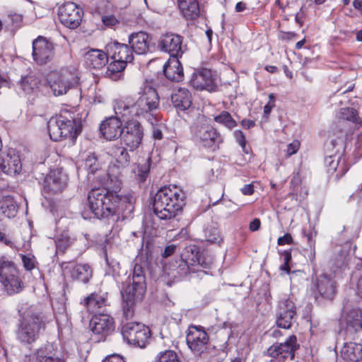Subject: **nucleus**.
<instances>
[{
  "label": "nucleus",
  "mask_w": 362,
  "mask_h": 362,
  "mask_svg": "<svg viewBox=\"0 0 362 362\" xmlns=\"http://www.w3.org/2000/svg\"><path fill=\"white\" fill-rule=\"evenodd\" d=\"M311 288L315 298L318 293L323 298L331 299L335 293V282L329 276L323 274L313 278Z\"/></svg>",
  "instance_id": "obj_18"
},
{
  "label": "nucleus",
  "mask_w": 362,
  "mask_h": 362,
  "mask_svg": "<svg viewBox=\"0 0 362 362\" xmlns=\"http://www.w3.org/2000/svg\"><path fill=\"white\" fill-rule=\"evenodd\" d=\"M0 242L6 245H11L12 242L8 237V230L6 226L0 221Z\"/></svg>",
  "instance_id": "obj_56"
},
{
  "label": "nucleus",
  "mask_w": 362,
  "mask_h": 362,
  "mask_svg": "<svg viewBox=\"0 0 362 362\" xmlns=\"http://www.w3.org/2000/svg\"><path fill=\"white\" fill-rule=\"evenodd\" d=\"M214 121L230 129L237 126V122L227 111H222L220 115L214 117Z\"/></svg>",
  "instance_id": "obj_45"
},
{
  "label": "nucleus",
  "mask_w": 362,
  "mask_h": 362,
  "mask_svg": "<svg viewBox=\"0 0 362 362\" xmlns=\"http://www.w3.org/2000/svg\"><path fill=\"white\" fill-rule=\"evenodd\" d=\"M162 264H163V274H162V276L160 277L163 278L164 274L168 277H174L175 276L174 271L176 268V264L173 263V264H170L169 267H168V265L165 263H162Z\"/></svg>",
  "instance_id": "obj_61"
},
{
  "label": "nucleus",
  "mask_w": 362,
  "mask_h": 362,
  "mask_svg": "<svg viewBox=\"0 0 362 362\" xmlns=\"http://www.w3.org/2000/svg\"><path fill=\"white\" fill-rule=\"evenodd\" d=\"M50 316L41 308L30 306L21 315L15 332L17 341L22 345H33L45 331Z\"/></svg>",
  "instance_id": "obj_2"
},
{
  "label": "nucleus",
  "mask_w": 362,
  "mask_h": 362,
  "mask_svg": "<svg viewBox=\"0 0 362 362\" xmlns=\"http://www.w3.org/2000/svg\"><path fill=\"white\" fill-rule=\"evenodd\" d=\"M297 338L295 335H291L283 343H276L267 349V354L279 359L293 360L295 356V351L298 349Z\"/></svg>",
  "instance_id": "obj_15"
},
{
  "label": "nucleus",
  "mask_w": 362,
  "mask_h": 362,
  "mask_svg": "<svg viewBox=\"0 0 362 362\" xmlns=\"http://www.w3.org/2000/svg\"><path fill=\"white\" fill-rule=\"evenodd\" d=\"M279 253L284 261V264L280 266V270L286 274H290L289 262L291 260V250H284L283 252H279Z\"/></svg>",
  "instance_id": "obj_53"
},
{
  "label": "nucleus",
  "mask_w": 362,
  "mask_h": 362,
  "mask_svg": "<svg viewBox=\"0 0 362 362\" xmlns=\"http://www.w3.org/2000/svg\"><path fill=\"white\" fill-rule=\"evenodd\" d=\"M345 148L343 144L332 141L327 146L325 156V167L333 182L339 181L348 171L349 168L344 158Z\"/></svg>",
  "instance_id": "obj_3"
},
{
  "label": "nucleus",
  "mask_w": 362,
  "mask_h": 362,
  "mask_svg": "<svg viewBox=\"0 0 362 362\" xmlns=\"http://www.w3.org/2000/svg\"><path fill=\"white\" fill-rule=\"evenodd\" d=\"M131 49L138 54L146 53L149 49V36L145 32L132 33L129 37Z\"/></svg>",
  "instance_id": "obj_29"
},
{
  "label": "nucleus",
  "mask_w": 362,
  "mask_h": 362,
  "mask_svg": "<svg viewBox=\"0 0 362 362\" xmlns=\"http://www.w3.org/2000/svg\"><path fill=\"white\" fill-rule=\"evenodd\" d=\"M0 211L7 217H14L18 211V205H1Z\"/></svg>",
  "instance_id": "obj_57"
},
{
  "label": "nucleus",
  "mask_w": 362,
  "mask_h": 362,
  "mask_svg": "<svg viewBox=\"0 0 362 362\" xmlns=\"http://www.w3.org/2000/svg\"><path fill=\"white\" fill-rule=\"evenodd\" d=\"M275 95L274 93H269V101L268 103L264 106V116L267 117L269 114L271 113L273 107H274L275 104Z\"/></svg>",
  "instance_id": "obj_59"
},
{
  "label": "nucleus",
  "mask_w": 362,
  "mask_h": 362,
  "mask_svg": "<svg viewBox=\"0 0 362 362\" xmlns=\"http://www.w3.org/2000/svg\"><path fill=\"white\" fill-rule=\"evenodd\" d=\"M204 237L206 240L211 244H217L218 245L223 241L219 230L216 226H211L204 229Z\"/></svg>",
  "instance_id": "obj_44"
},
{
  "label": "nucleus",
  "mask_w": 362,
  "mask_h": 362,
  "mask_svg": "<svg viewBox=\"0 0 362 362\" xmlns=\"http://www.w3.org/2000/svg\"><path fill=\"white\" fill-rule=\"evenodd\" d=\"M300 148V142L298 140H294L287 146L286 154L291 156L297 153Z\"/></svg>",
  "instance_id": "obj_60"
},
{
  "label": "nucleus",
  "mask_w": 362,
  "mask_h": 362,
  "mask_svg": "<svg viewBox=\"0 0 362 362\" xmlns=\"http://www.w3.org/2000/svg\"><path fill=\"white\" fill-rule=\"evenodd\" d=\"M62 268L72 279L83 284H87L93 276L92 268L88 264L63 263Z\"/></svg>",
  "instance_id": "obj_19"
},
{
  "label": "nucleus",
  "mask_w": 362,
  "mask_h": 362,
  "mask_svg": "<svg viewBox=\"0 0 362 362\" xmlns=\"http://www.w3.org/2000/svg\"><path fill=\"white\" fill-rule=\"evenodd\" d=\"M302 235L303 237L306 239L307 244L310 250L309 258L311 260H313L315 256V239L317 235V230L315 229L314 226L310 225L308 228H303L302 229Z\"/></svg>",
  "instance_id": "obj_37"
},
{
  "label": "nucleus",
  "mask_w": 362,
  "mask_h": 362,
  "mask_svg": "<svg viewBox=\"0 0 362 362\" xmlns=\"http://www.w3.org/2000/svg\"><path fill=\"white\" fill-rule=\"evenodd\" d=\"M57 119L63 123L62 125H60V127L61 131L63 132L64 138L75 139L81 133V126L79 120L74 119H69L63 115L57 117Z\"/></svg>",
  "instance_id": "obj_30"
},
{
  "label": "nucleus",
  "mask_w": 362,
  "mask_h": 362,
  "mask_svg": "<svg viewBox=\"0 0 362 362\" xmlns=\"http://www.w3.org/2000/svg\"><path fill=\"white\" fill-rule=\"evenodd\" d=\"M88 204H132L135 202L130 193H119L100 187H93L88 194Z\"/></svg>",
  "instance_id": "obj_8"
},
{
  "label": "nucleus",
  "mask_w": 362,
  "mask_h": 362,
  "mask_svg": "<svg viewBox=\"0 0 362 362\" xmlns=\"http://www.w3.org/2000/svg\"><path fill=\"white\" fill-rule=\"evenodd\" d=\"M177 4L182 13L187 19H196L200 12L197 0H177Z\"/></svg>",
  "instance_id": "obj_35"
},
{
  "label": "nucleus",
  "mask_w": 362,
  "mask_h": 362,
  "mask_svg": "<svg viewBox=\"0 0 362 362\" xmlns=\"http://www.w3.org/2000/svg\"><path fill=\"white\" fill-rule=\"evenodd\" d=\"M160 362H181L177 354L172 350L165 351L160 354Z\"/></svg>",
  "instance_id": "obj_54"
},
{
  "label": "nucleus",
  "mask_w": 362,
  "mask_h": 362,
  "mask_svg": "<svg viewBox=\"0 0 362 362\" xmlns=\"http://www.w3.org/2000/svg\"><path fill=\"white\" fill-rule=\"evenodd\" d=\"M235 141L240 146L243 151L248 154L250 152V148L246 145V139L244 133L241 130H235L233 133Z\"/></svg>",
  "instance_id": "obj_49"
},
{
  "label": "nucleus",
  "mask_w": 362,
  "mask_h": 362,
  "mask_svg": "<svg viewBox=\"0 0 362 362\" xmlns=\"http://www.w3.org/2000/svg\"><path fill=\"white\" fill-rule=\"evenodd\" d=\"M107 292L100 290L86 297L81 303L88 311L93 313L98 308L107 305Z\"/></svg>",
  "instance_id": "obj_26"
},
{
  "label": "nucleus",
  "mask_w": 362,
  "mask_h": 362,
  "mask_svg": "<svg viewBox=\"0 0 362 362\" xmlns=\"http://www.w3.org/2000/svg\"><path fill=\"white\" fill-rule=\"evenodd\" d=\"M0 282L8 295L19 293L23 289V283L15 264L8 260H0Z\"/></svg>",
  "instance_id": "obj_7"
},
{
  "label": "nucleus",
  "mask_w": 362,
  "mask_h": 362,
  "mask_svg": "<svg viewBox=\"0 0 362 362\" xmlns=\"http://www.w3.org/2000/svg\"><path fill=\"white\" fill-rule=\"evenodd\" d=\"M175 206L176 210L181 209L180 205H166V207L160 210V220L171 219L175 216Z\"/></svg>",
  "instance_id": "obj_50"
},
{
  "label": "nucleus",
  "mask_w": 362,
  "mask_h": 362,
  "mask_svg": "<svg viewBox=\"0 0 362 362\" xmlns=\"http://www.w3.org/2000/svg\"><path fill=\"white\" fill-rule=\"evenodd\" d=\"M171 101L177 111H185L192 105V94L186 88H178L171 94Z\"/></svg>",
  "instance_id": "obj_25"
},
{
  "label": "nucleus",
  "mask_w": 362,
  "mask_h": 362,
  "mask_svg": "<svg viewBox=\"0 0 362 362\" xmlns=\"http://www.w3.org/2000/svg\"><path fill=\"white\" fill-rule=\"evenodd\" d=\"M62 122L58 121L57 117L51 118L47 123V129L50 139L52 141H58L62 140L63 136V132L61 131L60 125H62Z\"/></svg>",
  "instance_id": "obj_41"
},
{
  "label": "nucleus",
  "mask_w": 362,
  "mask_h": 362,
  "mask_svg": "<svg viewBox=\"0 0 362 362\" xmlns=\"http://www.w3.org/2000/svg\"><path fill=\"white\" fill-rule=\"evenodd\" d=\"M182 37L173 33H166L160 39V49L170 56L182 57Z\"/></svg>",
  "instance_id": "obj_20"
},
{
  "label": "nucleus",
  "mask_w": 362,
  "mask_h": 362,
  "mask_svg": "<svg viewBox=\"0 0 362 362\" xmlns=\"http://www.w3.org/2000/svg\"><path fill=\"white\" fill-rule=\"evenodd\" d=\"M65 185V182L56 173H51L45 178L43 191L45 193L57 194L63 190Z\"/></svg>",
  "instance_id": "obj_34"
},
{
  "label": "nucleus",
  "mask_w": 362,
  "mask_h": 362,
  "mask_svg": "<svg viewBox=\"0 0 362 362\" xmlns=\"http://www.w3.org/2000/svg\"><path fill=\"white\" fill-rule=\"evenodd\" d=\"M196 263L205 269H210L214 263V259L211 255L200 254Z\"/></svg>",
  "instance_id": "obj_52"
},
{
  "label": "nucleus",
  "mask_w": 362,
  "mask_h": 362,
  "mask_svg": "<svg viewBox=\"0 0 362 362\" xmlns=\"http://www.w3.org/2000/svg\"><path fill=\"white\" fill-rule=\"evenodd\" d=\"M127 64L124 62L113 60L110 62L105 71V76L112 81H118L122 76V71L126 68Z\"/></svg>",
  "instance_id": "obj_38"
},
{
  "label": "nucleus",
  "mask_w": 362,
  "mask_h": 362,
  "mask_svg": "<svg viewBox=\"0 0 362 362\" xmlns=\"http://www.w3.org/2000/svg\"><path fill=\"white\" fill-rule=\"evenodd\" d=\"M86 209L82 211V216L84 218H107L114 214V210L110 207H104L105 205H86Z\"/></svg>",
  "instance_id": "obj_33"
},
{
  "label": "nucleus",
  "mask_w": 362,
  "mask_h": 362,
  "mask_svg": "<svg viewBox=\"0 0 362 362\" xmlns=\"http://www.w3.org/2000/svg\"><path fill=\"white\" fill-rule=\"evenodd\" d=\"M341 356L349 361L362 360V344L355 342H346L341 349Z\"/></svg>",
  "instance_id": "obj_32"
},
{
  "label": "nucleus",
  "mask_w": 362,
  "mask_h": 362,
  "mask_svg": "<svg viewBox=\"0 0 362 362\" xmlns=\"http://www.w3.org/2000/svg\"><path fill=\"white\" fill-rule=\"evenodd\" d=\"M351 281L353 284H356V293L362 298V269H358L353 273Z\"/></svg>",
  "instance_id": "obj_51"
},
{
  "label": "nucleus",
  "mask_w": 362,
  "mask_h": 362,
  "mask_svg": "<svg viewBox=\"0 0 362 362\" xmlns=\"http://www.w3.org/2000/svg\"><path fill=\"white\" fill-rule=\"evenodd\" d=\"M0 170L9 175H18L22 170L20 156L14 149L0 153Z\"/></svg>",
  "instance_id": "obj_17"
},
{
  "label": "nucleus",
  "mask_w": 362,
  "mask_h": 362,
  "mask_svg": "<svg viewBox=\"0 0 362 362\" xmlns=\"http://www.w3.org/2000/svg\"><path fill=\"white\" fill-rule=\"evenodd\" d=\"M57 15L62 25L69 29H76L81 25L83 10L76 3L67 1L59 7Z\"/></svg>",
  "instance_id": "obj_11"
},
{
  "label": "nucleus",
  "mask_w": 362,
  "mask_h": 362,
  "mask_svg": "<svg viewBox=\"0 0 362 362\" xmlns=\"http://www.w3.org/2000/svg\"><path fill=\"white\" fill-rule=\"evenodd\" d=\"M40 82L41 79L39 76L30 74L22 76L18 86L25 94H35L40 90Z\"/></svg>",
  "instance_id": "obj_31"
},
{
  "label": "nucleus",
  "mask_w": 362,
  "mask_h": 362,
  "mask_svg": "<svg viewBox=\"0 0 362 362\" xmlns=\"http://www.w3.org/2000/svg\"><path fill=\"white\" fill-rule=\"evenodd\" d=\"M103 187V189L119 192L122 182L115 175H111L107 170L100 169L91 175V179Z\"/></svg>",
  "instance_id": "obj_22"
},
{
  "label": "nucleus",
  "mask_w": 362,
  "mask_h": 362,
  "mask_svg": "<svg viewBox=\"0 0 362 362\" xmlns=\"http://www.w3.org/2000/svg\"><path fill=\"white\" fill-rule=\"evenodd\" d=\"M339 118L355 125H360L362 122L357 110L349 107H342L339 110Z\"/></svg>",
  "instance_id": "obj_40"
},
{
  "label": "nucleus",
  "mask_w": 362,
  "mask_h": 362,
  "mask_svg": "<svg viewBox=\"0 0 362 362\" xmlns=\"http://www.w3.org/2000/svg\"><path fill=\"white\" fill-rule=\"evenodd\" d=\"M76 74L66 69L49 71L46 76V81L55 96L66 94L71 88L78 84Z\"/></svg>",
  "instance_id": "obj_4"
},
{
  "label": "nucleus",
  "mask_w": 362,
  "mask_h": 362,
  "mask_svg": "<svg viewBox=\"0 0 362 362\" xmlns=\"http://www.w3.org/2000/svg\"><path fill=\"white\" fill-rule=\"evenodd\" d=\"M189 83L197 90H206L209 92H214L217 88L216 78L210 69H202L199 71H194Z\"/></svg>",
  "instance_id": "obj_16"
},
{
  "label": "nucleus",
  "mask_w": 362,
  "mask_h": 362,
  "mask_svg": "<svg viewBox=\"0 0 362 362\" xmlns=\"http://www.w3.org/2000/svg\"><path fill=\"white\" fill-rule=\"evenodd\" d=\"M146 292V285L131 282L124 283L120 291L124 317L126 320L132 318L134 308L141 302Z\"/></svg>",
  "instance_id": "obj_5"
},
{
  "label": "nucleus",
  "mask_w": 362,
  "mask_h": 362,
  "mask_svg": "<svg viewBox=\"0 0 362 362\" xmlns=\"http://www.w3.org/2000/svg\"><path fill=\"white\" fill-rule=\"evenodd\" d=\"M185 193L175 185L160 187V204H177L184 201Z\"/></svg>",
  "instance_id": "obj_28"
},
{
  "label": "nucleus",
  "mask_w": 362,
  "mask_h": 362,
  "mask_svg": "<svg viewBox=\"0 0 362 362\" xmlns=\"http://www.w3.org/2000/svg\"><path fill=\"white\" fill-rule=\"evenodd\" d=\"M197 137L199 139L200 145L212 151L218 148L219 144L222 142L221 134L211 126L202 127Z\"/></svg>",
  "instance_id": "obj_21"
},
{
  "label": "nucleus",
  "mask_w": 362,
  "mask_h": 362,
  "mask_svg": "<svg viewBox=\"0 0 362 362\" xmlns=\"http://www.w3.org/2000/svg\"><path fill=\"white\" fill-rule=\"evenodd\" d=\"M54 55V45L46 37L38 36L33 41L32 56L37 65L42 66L51 62Z\"/></svg>",
  "instance_id": "obj_13"
},
{
  "label": "nucleus",
  "mask_w": 362,
  "mask_h": 362,
  "mask_svg": "<svg viewBox=\"0 0 362 362\" xmlns=\"http://www.w3.org/2000/svg\"><path fill=\"white\" fill-rule=\"evenodd\" d=\"M181 57L170 56L163 66L164 76L173 82H180L184 79L183 68L179 58Z\"/></svg>",
  "instance_id": "obj_23"
},
{
  "label": "nucleus",
  "mask_w": 362,
  "mask_h": 362,
  "mask_svg": "<svg viewBox=\"0 0 362 362\" xmlns=\"http://www.w3.org/2000/svg\"><path fill=\"white\" fill-rule=\"evenodd\" d=\"M158 82L155 78H147L141 86L138 92L140 95L136 102L131 107L124 102H117L115 106V116L106 118L100 126V131L103 136L109 141L115 140L121 136L123 128L122 122L124 118L129 117L132 112L139 115L146 112L148 121L156 126L158 118L153 112L158 106Z\"/></svg>",
  "instance_id": "obj_1"
},
{
  "label": "nucleus",
  "mask_w": 362,
  "mask_h": 362,
  "mask_svg": "<svg viewBox=\"0 0 362 362\" xmlns=\"http://www.w3.org/2000/svg\"><path fill=\"white\" fill-rule=\"evenodd\" d=\"M108 52L105 53L101 49H92L87 52L84 56L85 62L90 69H100L108 62Z\"/></svg>",
  "instance_id": "obj_27"
},
{
  "label": "nucleus",
  "mask_w": 362,
  "mask_h": 362,
  "mask_svg": "<svg viewBox=\"0 0 362 362\" xmlns=\"http://www.w3.org/2000/svg\"><path fill=\"white\" fill-rule=\"evenodd\" d=\"M21 259L26 270L30 271L35 268L36 260L34 256L22 255Z\"/></svg>",
  "instance_id": "obj_58"
},
{
  "label": "nucleus",
  "mask_w": 362,
  "mask_h": 362,
  "mask_svg": "<svg viewBox=\"0 0 362 362\" xmlns=\"http://www.w3.org/2000/svg\"><path fill=\"white\" fill-rule=\"evenodd\" d=\"M293 242V238L291 234L286 233L284 235L279 237L277 240L279 245H285L291 244Z\"/></svg>",
  "instance_id": "obj_63"
},
{
  "label": "nucleus",
  "mask_w": 362,
  "mask_h": 362,
  "mask_svg": "<svg viewBox=\"0 0 362 362\" xmlns=\"http://www.w3.org/2000/svg\"><path fill=\"white\" fill-rule=\"evenodd\" d=\"M297 318L296 307L290 298H283L278 303L276 310V324L278 327L288 329Z\"/></svg>",
  "instance_id": "obj_12"
},
{
  "label": "nucleus",
  "mask_w": 362,
  "mask_h": 362,
  "mask_svg": "<svg viewBox=\"0 0 362 362\" xmlns=\"http://www.w3.org/2000/svg\"><path fill=\"white\" fill-rule=\"evenodd\" d=\"M150 163L151 158L148 157L144 163H138L136 165V168L133 169L136 179L140 182H145L148 177L150 171Z\"/></svg>",
  "instance_id": "obj_43"
},
{
  "label": "nucleus",
  "mask_w": 362,
  "mask_h": 362,
  "mask_svg": "<svg viewBox=\"0 0 362 362\" xmlns=\"http://www.w3.org/2000/svg\"><path fill=\"white\" fill-rule=\"evenodd\" d=\"M90 327L92 339L96 342L104 341L115 330L113 318L107 314H98L93 316Z\"/></svg>",
  "instance_id": "obj_10"
},
{
  "label": "nucleus",
  "mask_w": 362,
  "mask_h": 362,
  "mask_svg": "<svg viewBox=\"0 0 362 362\" xmlns=\"http://www.w3.org/2000/svg\"><path fill=\"white\" fill-rule=\"evenodd\" d=\"M50 348L49 345L40 347L36 352V362H61L58 358H54L51 352L47 349ZM30 359L25 358L24 362H29Z\"/></svg>",
  "instance_id": "obj_42"
},
{
  "label": "nucleus",
  "mask_w": 362,
  "mask_h": 362,
  "mask_svg": "<svg viewBox=\"0 0 362 362\" xmlns=\"http://www.w3.org/2000/svg\"><path fill=\"white\" fill-rule=\"evenodd\" d=\"M186 342L188 348L194 355L204 358L208 357L211 345L209 344V337L203 327L189 325L187 331Z\"/></svg>",
  "instance_id": "obj_6"
},
{
  "label": "nucleus",
  "mask_w": 362,
  "mask_h": 362,
  "mask_svg": "<svg viewBox=\"0 0 362 362\" xmlns=\"http://www.w3.org/2000/svg\"><path fill=\"white\" fill-rule=\"evenodd\" d=\"M200 256V249L195 245L186 246L181 253V258L187 265L194 264Z\"/></svg>",
  "instance_id": "obj_39"
},
{
  "label": "nucleus",
  "mask_w": 362,
  "mask_h": 362,
  "mask_svg": "<svg viewBox=\"0 0 362 362\" xmlns=\"http://www.w3.org/2000/svg\"><path fill=\"white\" fill-rule=\"evenodd\" d=\"M107 52L112 60L127 64L134 59L132 50L127 45L114 42L107 46Z\"/></svg>",
  "instance_id": "obj_24"
},
{
  "label": "nucleus",
  "mask_w": 362,
  "mask_h": 362,
  "mask_svg": "<svg viewBox=\"0 0 362 362\" xmlns=\"http://www.w3.org/2000/svg\"><path fill=\"white\" fill-rule=\"evenodd\" d=\"M347 329L358 332L362 329V309L355 308L350 310L345 316Z\"/></svg>",
  "instance_id": "obj_36"
},
{
  "label": "nucleus",
  "mask_w": 362,
  "mask_h": 362,
  "mask_svg": "<svg viewBox=\"0 0 362 362\" xmlns=\"http://www.w3.org/2000/svg\"><path fill=\"white\" fill-rule=\"evenodd\" d=\"M349 202H357L362 204V184L355 192L350 195Z\"/></svg>",
  "instance_id": "obj_62"
},
{
  "label": "nucleus",
  "mask_w": 362,
  "mask_h": 362,
  "mask_svg": "<svg viewBox=\"0 0 362 362\" xmlns=\"http://www.w3.org/2000/svg\"><path fill=\"white\" fill-rule=\"evenodd\" d=\"M102 21L107 26L115 25L118 22L117 18L112 15L103 16Z\"/></svg>",
  "instance_id": "obj_64"
},
{
  "label": "nucleus",
  "mask_w": 362,
  "mask_h": 362,
  "mask_svg": "<svg viewBox=\"0 0 362 362\" xmlns=\"http://www.w3.org/2000/svg\"><path fill=\"white\" fill-rule=\"evenodd\" d=\"M122 334L129 344L140 348H144L151 340L148 327L139 322H127L122 327Z\"/></svg>",
  "instance_id": "obj_9"
},
{
  "label": "nucleus",
  "mask_w": 362,
  "mask_h": 362,
  "mask_svg": "<svg viewBox=\"0 0 362 362\" xmlns=\"http://www.w3.org/2000/svg\"><path fill=\"white\" fill-rule=\"evenodd\" d=\"M70 239L66 235H62L55 241L56 247L58 251L64 252L70 245Z\"/></svg>",
  "instance_id": "obj_55"
},
{
  "label": "nucleus",
  "mask_w": 362,
  "mask_h": 362,
  "mask_svg": "<svg viewBox=\"0 0 362 362\" xmlns=\"http://www.w3.org/2000/svg\"><path fill=\"white\" fill-rule=\"evenodd\" d=\"M129 280L133 283L146 285L145 276L142 267L140 264H136L134 265L132 272V278Z\"/></svg>",
  "instance_id": "obj_48"
},
{
  "label": "nucleus",
  "mask_w": 362,
  "mask_h": 362,
  "mask_svg": "<svg viewBox=\"0 0 362 362\" xmlns=\"http://www.w3.org/2000/svg\"><path fill=\"white\" fill-rule=\"evenodd\" d=\"M115 156L118 165L122 168L129 165L130 156L124 147L119 146L115 150Z\"/></svg>",
  "instance_id": "obj_47"
},
{
  "label": "nucleus",
  "mask_w": 362,
  "mask_h": 362,
  "mask_svg": "<svg viewBox=\"0 0 362 362\" xmlns=\"http://www.w3.org/2000/svg\"><path fill=\"white\" fill-rule=\"evenodd\" d=\"M85 166L88 170V178L91 179V175H94L95 172L100 170L98 158L95 153H89L85 159Z\"/></svg>",
  "instance_id": "obj_46"
},
{
  "label": "nucleus",
  "mask_w": 362,
  "mask_h": 362,
  "mask_svg": "<svg viewBox=\"0 0 362 362\" xmlns=\"http://www.w3.org/2000/svg\"><path fill=\"white\" fill-rule=\"evenodd\" d=\"M143 134L140 123L136 120H129L123 128L121 135L122 143L133 151L141 144Z\"/></svg>",
  "instance_id": "obj_14"
}]
</instances>
